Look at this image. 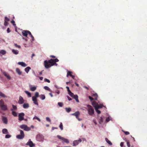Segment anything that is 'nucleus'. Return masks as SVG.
<instances>
[{"label": "nucleus", "instance_id": "1", "mask_svg": "<svg viewBox=\"0 0 147 147\" xmlns=\"http://www.w3.org/2000/svg\"><path fill=\"white\" fill-rule=\"evenodd\" d=\"M55 64L54 59H51L48 61L45 60L44 61V65L45 68L48 69Z\"/></svg>", "mask_w": 147, "mask_h": 147}, {"label": "nucleus", "instance_id": "2", "mask_svg": "<svg viewBox=\"0 0 147 147\" xmlns=\"http://www.w3.org/2000/svg\"><path fill=\"white\" fill-rule=\"evenodd\" d=\"M86 106L88 107L87 111L88 114L90 115H93L94 113V109L92 107V106L89 105H87Z\"/></svg>", "mask_w": 147, "mask_h": 147}, {"label": "nucleus", "instance_id": "3", "mask_svg": "<svg viewBox=\"0 0 147 147\" xmlns=\"http://www.w3.org/2000/svg\"><path fill=\"white\" fill-rule=\"evenodd\" d=\"M19 131H20V134L16 135V138L17 139L21 140L24 138L25 135L23 131L22 130L19 129Z\"/></svg>", "mask_w": 147, "mask_h": 147}, {"label": "nucleus", "instance_id": "4", "mask_svg": "<svg viewBox=\"0 0 147 147\" xmlns=\"http://www.w3.org/2000/svg\"><path fill=\"white\" fill-rule=\"evenodd\" d=\"M36 140L39 142H43L44 141V137L42 135L38 134L36 136Z\"/></svg>", "mask_w": 147, "mask_h": 147}, {"label": "nucleus", "instance_id": "5", "mask_svg": "<svg viewBox=\"0 0 147 147\" xmlns=\"http://www.w3.org/2000/svg\"><path fill=\"white\" fill-rule=\"evenodd\" d=\"M20 127L24 130L26 131H30L31 128L30 127H28L27 125L25 124H22L20 126Z\"/></svg>", "mask_w": 147, "mask_h": 147}, {"label": "nucleus", "instance_id": "6", "mask_svg": "<svg viewBox=\"0 0 147 147\" xmlns=\"http://www.w3.org/2000/svg\"><path fill=\"white\" fill-rule=\"evenodd\" d=\"M57 137L60 140L64 141L65 143H68L69 142V140L66 138H65L61 136L58 135L57 136Z\"/></svg>", "mask_w": 147, "mask_h": 147}, {"label": "nucleus", "instance_id": "7", "mask_svg": "<svg viewBox=\"0 0 147 147\" xmlns=\"http://www.w3.org/2000/svg\"><path fill=\"white\" fill-rule=\"evenodd\" d=\"M25 114L23 113H19L18 116V120L20 121H22L24 119V116Z\"/></svg>", "mask_w": 147, "mask_h": 147}, {"label": "nucleus", "instance_id": "8", "mask_svg": "<svg viewBox=\"0 0 147 147\" xmlns=\"http://www.w3.org/2000/svg\"><path fill=\"white\" fill-rule=\"evenodd\" d=\"M82 140L81 139H79L78 140H76L73 141V146H76L78 145L80 142H81Z\"/></svg>", "mask_w": 147, "mask_h": 147}, {"label": "nucleus", "instance_id": "9", "mask_svg": "<svg viewBox=\"0 0 147 147\" xmlns=\"http://www.w3.org/2000/svg\"><path fill=\"white\" fill-rule=\"evenodd\" d=\"M1 120L4 124H7L8 119L6 117L4 116H2Z\"/></svg>", "mask_w": 147, "mask_h": 147}, {"label": "nucleus", "instance_id": "10", "mask_svg": "<svg viewBox=\"0 0 147 147\" xmlns=\"http://www.w3.org/2000/svg\"><path fill=\"white\" fill-rule=\"evenodd\" d=\"M26 145H28L30 147H33L35 145L33 143L32 141L30 139H29L28 141L26 144Z\"/></svg>", "mask_w": 147, "mask_h": 147}, {"label": "nucleus", "instance_id": "11", "mask_svg": "<svg viewBox=\"0 0 147 147\" xmlns=\"http://www.w3.org/2000/svg\"><path fill=\"white\" fill-rule=\"evenodd\" d=\"M107 115L108 116L106 119L105 122L106 123L108 122L110 120H112V118L107 113H106Z\"/></svg>", "mask_w": 147, "mask_h": 147}, {"label": "nucleus", "instance_id": "12", "mask_svg": "<svg viewBox=\"0 0 147 147\" xmlns=\"http://www.w3.org/2000/svg\"><path fill=\"white\" fill-rule=\"evenodd\" d=\"M28 32L30 31L28 30H24L22 32V34L24 36L27 37L28 34H29Z\"/></svg>", "mask_w": 147, "mask_h": 147}, {"label": "nucleus", "instance_id": "13", "mask_svg": "<svg viewBox=\"0 0 147 147\" xmlns=\"http://www.w3.org/2000/svg\"><path fill=\"white\" fill-rule=\"evenodd\" d=\"M24 102V100L23 97L21 96L19 97V100L18 101V103L19 104H22Z\"/></svg>", "mask_w": 147, "mask_h": 147}, {"label": "nucleus", "instance_id": "14", "mask_svg": "<svg viewBox=\"0 0 147 147\" xmlns=\"http://www.w3.org/2000/svg\"><path fill=\"white\" fill-rule=\"evenodd\" d=\"M80 114V112L79 111H77L74 113H72L71 115H72L75 116L76 117V118L77 119H78V117Z\"/></svg>", "mask_w": 147, "mask_h": 147}, {"label": "nucleus", "instance_id": "15", "mask_svg": "<svg viewBox=\"0 0 147 147\" xmlns=\"http://www.w3.org/2000/svg\"><path fill=\"white\" fill-rule=\"evenodd\" d=\"M18 64L22 66L23 67H26L27 66V65L24 62H18Z\"/></svg>", "mask_w": 147, "mask_h": 147}, {"label": "nucleus", "instance_id": "16", "mask_svg": "<svg viewBox=\"0 0 147 147\" xmlns=\"http://www.w3.org/2000/svg\"><path fill=\"white\" fill-rule=\"evenodd\" d=\"M32 100L33 102L36 105H38V101L37 98H34V97H32Z\"/></svg>", "mask_w": 147, "mask_h": 147}, {"label": "nucleus", "instance_id": "17", "mask_svg": "<svg viewBox=\"0 0 147 147\" xmlns=\"http://www.w3.org/2000/svg\"><path fill=\"white\" fill-rule=\"evenodd\" d=\"M6 53V51L4 50H0V56H1L5 55Z\"/></svg>", "mask_w": 147, "mask_h": 147}, {"label": "nucleus", "instance_id": "18", "mask_svg": "<svg viewBox=\"0 0 147 147\" xmlns=\"http://www.w3.org/2000/svg\"><path fill=\"white\" fill-rule=\"evenodd\" d=\"M3 74L4 75V76L6 77V78L8 79V80H10L11 78V77L8 74H7L5 71H3Z\"/></svg>", "mask_w": 147, "mask_h": 147}, {"label": "nucleus", "instance_id": "19", "mask_svg": "<svg viewBox=\"0 0 147 147\" xmlns=\"http://www.w3.org/2000/svg\"><path fill=\"white\" fill-rule=\"evenodd\" d=\"M1 109L3 111H6L7 110V106L4 105H1Z\"/></svg>", "mask_w": 147, "mask_h": 147}, {"label": "nucleus", "instance_id": "20", "mask_svg": "<svg viewBox=\"0 0 147 147\" xmlns=\"http://www.w3.org/2000/svg\"><path fill=\"white\" fill-rule=\"evenodd\" d=\"M11 51L13 54L16 55H18L19 53L18 51L16 50L12 49L11 50Z\"/></svg>", "mask_w": 147, "mask_h": 147}, {"label": "nucleus", "instance_id": "21", "mask_svg": "<svg viewBox=\"0 0 147 147\" xmlns=\"http://www.w3.org/2000/svg\"><path fill=\"white\" fill-rule=\"evenodd\" d=\"M30 88L31 90L32 91H34L36 89V87L35 86H32L31 85H30Z\"/></svg>", "mask_w": 147, "mask_h": 147}, {"label": "nucleus", "instance_id": "22", "mask_svg": "<svg viewBox=\"0 0 147 147\" xmlns=\"http://www.w3.org/2000/svg\"><path fill=\"white\" fill-rule=\"evenodd\" d=\"M23 107L24 109H27L29 107V104L28 103H24L23 105Z\"/></svg>", "mask_w": 147, "mask_h": 147}, {"label": "nucleus", "instance_id": "23", "mask_svg": "<svg viewBox=\"0 0 147 147\" xmlns=\"http://www.w3.org/2000/svg\"><path fill=\"white\" fill-rule=\"evenodd\" d=\"M72 98L75 99L77 102H79V100L78 99V97L77 95H74V96Z\"/></svg>", "mask_w": 147, "mask_h": 147}, {"label": "nucleus", "instance_id": "24", "mask_svg": "<svg viewBox=\"0 0 147 147\" xmlns=\"http://www.w3.org/2000/svg\"><path fill=\"white\" fill-rule=\"evenodd\" d=\"M31 69V68L30 67H27L24 69L25 71L27 73H28L30 70Z\"/></svg>", "mask_w": 147, "mask_h": 147}, {"label": "nucleus", "instance_id": "25", "mask_svg": "<svg viewBox=\"0 0 147 147\" xmlns=\"http://www.w3.org/2000/svg\"><path fill=\"white\" fill-rule=\"evenodd\" d=\"M16 71L19 75H20L22 74V71H20V69L18 68H17L16 69Z\"/></svg>", "mask_w": 147, "mask_h": 147}, {"label": "nucleus", "instance_id": "26", "mask_svg": "<svg viewBox=\"0 0 147 147\" xmlns=\"http://www.w3.org/2000/svg\"><path fill=\"white\" fill-rule=\"evenodd\" d=\"M2 132L3 134H7L8 133V131L7 129H3L2 130Z\"/></svg>", "mask_w": 147, "mask_h": 147}, {"label": "nucleus", "instance_id": "27", "mask_svg": "<svg viewBox=\"0 0 147 147\" xmlns=\"http://www.w3.org/2000/svg\"><path fill=\"white\" fill-rule=\"evenodd\" d=\"M105 140L107 142L109 145H112V142L107 138H105Z\"/></svg>", "mask_w": 147, "mask_h": 147}, {"label": "nucleus", "instance_id": "28", "mask_svg": "<svg viewBox=\"0 0 147 147\" xmlns=\"http://www.w3.org/2000/svg\"><path fill=\"white\" fill-rule=\"evenodd\" d=\"M67 77H68L69 76H71V75H72V74L73 72H72L71 71H68V70H67Z\"/></svg>", "mask_w": 147, "mask_h": 147}, {"label": "nucleus", "instance_id": "29", "mask_svg": "<svg viewBox=\"0 0 147 147\" xmlns=\"http://www.w3.org/2000/svg\"><path fill=\"white\" fill-rule=\"evenodd\" d=\"M103 121V119L102 117H100L99 120V124H101Z\"/></svg>", "mask_w": 147, "mask_h": 147}, {"label": "nucleus", "instance_id": "30", "mask_svg": "<svg viewBox=\"0 0 147 147\" xmlns=\"http://www.w3.org/2000/svg\"><path fill=\"white\" fill-rule=\"evenodd\" d=\"M97 105H96V107L98 109H100V108H102V107H103L104 106L102 104H98V103H97Z\"/></svg>", "mask_w": 147, "mask_h": 147}, {"label": "nucleus", "instance_id": "31", "mask_svg": "<svg viewBox=\"0 0 147 147\" xmlns=\"http://www.w3.org/2000/svg\"><path fill=\"white\" fill-rule=\"evenodd\" d=\"M97 103H98L95 101H94L92 102V104L94 107V109H95V107H97L96 105Z\"/></svg>", "mask_w": 147, "mask_h": 147}, {"label": "nucleus", "instance_id": "32", "mask_svg": "<svg viewBox=\"0 0 147 147\" xmlns=\"http://www.w3.org/2000/svg\"><path fill=\"white\" fill-rule=\"evenodd\" d=\"M24 92L28 95L29 97H31V94L30 92L28 91H25Z\"/></svg>", "mask_w": 147, "mask_h": 147}, {"label": "nucleus", "instance_id": "33", "mask_svg": "<svg viewBox=\"0 0 147 147\" xmlns=\"http://www.w3.org/2000/svg\"><path fill=\"white\" fill-rule=\"evenodd\" d=\"M13 109H11V111H13V110H16L17 109V107L16 106L14 105H12Z\"/></svg>", "mask_w": 147, "mask_h": 147}, {"label": "nucleus", "instance_id": "34", "mask_svg": "<svg viewBox=\"0 0 147 147\" xmlns=\"http://www.w3.org/2000/svg\"><path fill=\"white\" fill-rule=\"evenodd\" d=\"M32 97H34V98H37L39 97V93L38 92H36L35 93L34 96H33Z\"/></svg>", "mask_w": 147, "mask_h": 147}, {"label": "nucleus", "instance_id": "35", "mask_svg": "<svg viewBox=\"0 0 147 147\" xmlns=\"http://www.w3.org/2000/svg\"><path fill=\"white\" fill-rule=\"evenodd\" d=\"M44 88L46 90L51 92V89L47 86H44Z\"/></svg>", "mask_w": 147, "mask_h": 147}, {"label": "nucleus", "instance_id": "36", "mask_svg": "<svg viewBox=\"0 0 147 147\" xmlns=\"http://www.w3.org/2000/svg\"><path fill=\"white\" fill-rule=\"evenodd\" d=\"M0 96L3 98H6V96L1 91H0Z\"/></svg>", "mask_w": 147, "mask_h": 147}, {"label": "nucleus", "instance_id": "37", "mask_svg": "<svg viewBox=\"0 0 147 147\" xmlns=\"http://www.w3.org/2000/svg\"><path fill=\"white\" fill-rule=\"evenodd\" d=\"M65 109L67 113H68L70 112L71 111V108H70L69 107V108L66 107L65 108Z\"/></svg>", "mask_w": 147, "mask_h": 147}, {"label": "nucleus", "instance_id": "38", "mask_svg": "<svg viewBox=\"0 0 147 147\" xmlns=\"http://www.w3.org/2000/svg\"><path fill=\"white\" fill-rule=\"evenodd\" d=\"M95 109L97 113L98 114L100 113L101 111L100 110H98L97 107H95Z\"/></svg>", "mask_w": 147, "mask_h": 147}, {"label": "nucleus", "instance_id": "39", "mask_svg": "<svg viewBox=\"0 0 147 147\" xmlns=\"http://www.w3.org/2000/svg\"><path fill=\"white\" fill-rule=\"evenodd\" d=\"M40 98L42 100H44L45 99V96L44 94H41L40 95Z\"/></svg>", "mask_w": 147, "mask_h": 147}, {"label": "nucleus", "instance_id": "40", "mask_svg": "<svg viewBox=\"0 0 147 147\" xmlns=\"http://www.w3.org/2000/svg\"><path fill=\"white\" fill-rule=\"evenodd\" d=\"M29 32V34L30 35V37L32 38V41H34V36L30 32Z\"/></svg>", "mask_w": 147, "mask_h": 147}, {"label": "nucleus", "instance_id": "41", "mask_svg": "<svg viewBox=\"0 0 147 147\" xmlns=\"http://www.w3.org/2000/svg\"><path fill=\"white\" fill-rule=\"evenodd\" d=\"M12 111V114L15 117H16L17 116V113L14 111Z\"/></svg>", "mask_w": 147, "mask_h": 147}, {"label": "nucleus", "instance_id": "42", "mask_svg": "<svg viewBox=\"0 0 147 147\" xmlns=\"http://www.w3.org/2000/svg\"><path fill=\"white\" fill-rule=\"evenodd\" d=\"M59 128H60L61 130H63V125L62 123L61 122L60 123V125H59Z\"/></svg>", "mask_w": 147, "mask_h": 147}, {"label": "nucleus", "instance_id": "43", "mask_svg": "<svg viewBox=\"0 0 147 147\" xmlns=\"http://www.w3.org/2000/svg\"><path fill=\"white\" fill-rule=\"evenodd\" d=\"M68 94L72 97H73L74 95V94L71 92V91L68 92Z\"/></svg>", "mask_w": 147, "mask_h": 147}, {"label": "nucleus", "instance_id": "44", "mask_svg": "<svg viewBox=\"0 0 147 147\" xmlns=\"http://www.w3.org/2000/svg\"><path fill=\"white\" fill-rule=\"evenodd\" d=\"M33 119H37V120H38L39 121H41V120L38 117H37V116H34L33 118Z\"/></svg>", "mask_w": 147, "mask_h": 147}, {"label": "nucleus", "instance_id": "45", "mask_svg": "<svg viewBox=\"0 0 147 147\" xmlns=\"http://www.w3.org/2000/svg\"><path fill=\"white\" fill-rule=\"evenodd\" d=\"M4 105V102L2 100H0V107L1 106V105Z\"/></svg>", "mask_w": 147, "mask_h": 147}, {"label": "nucleus", "instance_id": "46", "mask_svg": "<svg viewBox=\"0 0 147 147\" xmlns=\"http://www.w3.org/2000/svg\"><path fill=\"white\" fill-rule=\"evenodd\" d=\"M54 92L58 95L60 93V91L57 89L55 90Z\"/></svg>", "mask_w": 147, "mask_h": 147}, {"label": "nucleus", "instance_id": "47", "mask_svg": "<svg viewBox=\"0 0 147 147\" xmlns=\"http://www.w3.org/2000/svg\"><path fill=\"white\" fill-rule=\"evenodd\" d=\"M11 137V135L9 134H6L5 136V138H10Z\"/></svg>", "mask_w": 147, "mask_h": 147}, {"label": "nucleus", "instance_id": "48", "mask_svg": "<svg viewBox=\"0 0 147 147\" xmlns=\"http://www.w3.org/2000/svg\"><path fill=\"white\" fill-rule=\"evenodd\" d=\"M58 105L60 107H62L63 105V103L62 102H58Z\"/></svg>", "mask_w": 147, "mask_h": 147}, {"label": "nucleus", "instance_id": "49", "mask_svg": "<svg viewBox=\"0 0 147 147\" xmlns=\"http://www.w3.org/2000/svg\"><path fill=\"white\" fill-rule=\"evenodd\" d=\"M93 96H96V98H95L94 99V100H96L97 99V97H98V95L96 93H95L94 94H93L92 95Z\"/></svg>", "mask_w": 147, "mask_h": 147}, {"label": "nucleus", "instance_id": "50", "mask_svg": "<svg viewBox=\"0 0 147 147\" xmlns=\"http://www.w3.org/2000/svg\"><path fill=\"white\" fill-rule=\"evenodd\" d=\"M46 120L47 121H48L49 122H51V120L50 119V118L49 117H46Z\"/></svg>", "mask_w": 147, "mask_h": 147}, {"label": "nucleus", "instance_id": "51", "mask_svg": "<svg viewBox=\"0 0 147 147\" xmlns=\"http://www.w3.org/2000/svg\"><path fill=\"white\" fill-rule=\"evenodd\" d=\"M54 59V62H55V64L57 65V64L56 63V62L59 61V60H58V59H57V58H56L55 59Z\"/></svg>", "mask_w": 147, "mask_h": 147}, {"label": "nucleus", "instance_id": "52", "mask_svg": "<svg viewBox=\"0 0 147 147\" xmlns=\"http://www.w3.org/2000/svg\"><path fill=\"white\" fill-rule=\"evenodd\" d=\"M5 20H6L7 22L9 21V19L6 16L5 17Z\"/></svg>", "mask_w": 147, "mask_h": 147}, {"label": "nucleus", "instance_id": "53", "mask_svg": "<svg viewBox=\"0 0 147 147\" xmlns=\"http://www.w3.org/2000/svg\"><path fill=\"white\" fill-rule=\"evenodd\" d=\"M44 81L45 82H47L48 83H50V80H49L47 78L45 79Z\"/></svg>", "mask_w": 147, "mask_h": 147}, {"label": "nucleus", "instance_id": "54", "mask_svg": "<svg viewBox=\"0 0 147 147\" xmlns=\"http://www.w3.org/2000/svg\"><path fill=\"white\" fill-rule=\"evenodd\" d=\"M14 45L16 47H18L19 49L21 48V46L20 45H18L17 44H15Z\"/></svg>", "mask_w": 147, "mask_h": 147}, {"label": "nucleus", "instance_id": "55", "mask_svg": "<svg viewBox=\"0 0 147 147\" xmlns=\"http://www.w3.org/2000/svg\"><path fill=\"white\" fill-rule=\"evenodd\" d=\"M8 24V23L6 20H4V25L7 26Z\"/></svg>", "mask_w": 147, "mask_h": 147}, {"label": "nucleus", "instance_id": "56", "mask_svg": "<svg viewBox=\"0 0 147 147\" xmlns=\"http://www.w3.org/2000/svg\"><path fill=\"white\" fill-rule=\"evenodd\" d=\"M11 22L13 26L16 25V24L15 23V21L14 20H12L11 21Z\"/></svg>", "mask_w": 147, "mask_h": 147}, {"label": "nucleus", "instance_id": "57", "mask_svg": "<svg viewBox=\"0 0 147 147\" xmlns=\"http://www.w3.org/2000/svg\"><path fill=\"white\" fill-rule=\"evenodd\" d=\"M66 88L67 89V91H68V93L71 91L70 90H69V88L68 86H67Z\"/></svg>", "mask_w": 147, "mask_h": 147}, {"label": "nucleus", "instance_id": "58", "mask_svg": "<svg viewBox=\"0 0 147 147\" xmlns=\"http://www.w3.org/2000/svg\"><path fill=\"white\" fill-rule=\"evenodd\" d=\"M54 86H55V87L56 88H57V89H59V88H61H61H60V87H59V86H57V85H54Z\"/></svg>", "mask_w": 147, "mask_h": 147}, {"label": "nucleus", "instance_id": "59", "mask_svg": "<svg viewBox=\"0 0 147 147\" xmlns=\"http://www.w3.org/2000/svg\"><path fill=\"white\" fill-rule=\"evenodd\" d=\"M124 132L125 133V134L126 135H128L129 134V133L128 131H124Z\"/></svg>", "mask_w": 147, "mask_h": 147}, {"label": "nucleus", "instance_id": "60", "mask_svg": "<svg viewBox=\"0 0 147 147\" xmlns=\"http://www.w3.org/2000/svg\"><path fill=\"white\" fill-rule=\"evenodd\" d=\"M88 97L91 101H92L93 100V98H92L91 96H89Z\"/></svg>", "mask_w": 147, "mask_h": 147}, {"label": "nucleus", "instance_id": "61", "mask_svg": "<svg viewBox=\"0 0 147 147\" xmlns=\"http://www.w3.org/2000/svg\"><path fill=\"white\" fill-rule=\"evenodd\" d=\"M67 96L69 100L70 101L72 100L71 98L69 96Z\"/></svg>", "mask_w": 147, "mask_h": 147}, {"label": "nucleus", "instance_id": "62", "mask_svg": "<svg viewBox=\"0 0 147 147\" xmlns=\"http://www.w3.org/2000/svg\"><path fill=\"white\" fill-rule=\"evenodd\" d=\"M7 31L8 33H9L11 31L10 30L9 28H7Z\"/></svg>", "mask_w": 147, "mask_h": 147}, {"label": "nucleus", "instance_id": "63", "mask_svg": "<svg viewBox=\"0 0 147 147\" xmlns=\"http://www.w3.org/2000/svg\"><path fill=\"white\" fill-rule=\"evenodd\" d=\"M0 42H5V41L4 39L0 38Z\"/></svg>", "mask_w": 147, "mask_h": 147}, {"label": "nucleus", "instance_id": "64", "mask_svg": "<svg viewBox=\"0 0 147 147\" xmlns=\"http://www.w3.org/2000/svg\"><path fill=\"white\" fill-rule=\"evenodd\" d=\"M127 146L128 147H130V145L129 143V142H127Z\"/></svg>", "mask_w": 147, "mask_h": 147}]
</instances>
